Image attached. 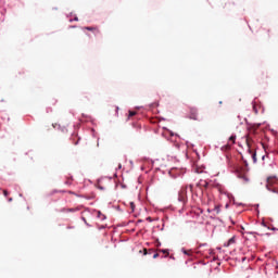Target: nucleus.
<instances>
[{"instance_id": "nucleus-12", "label": "nucleus", "mask_w": 278, "mask_h": 278, "mask_svg": "<svg viewBox=\"0 0 278 278\" xmlns=\"http://www.w3.org/2000/svg\"><path fill=\"white\" fill-rule=\"evenodd\" d=\"M262 146H263V149H264L265 153H268V150H267V148H266V144L262 143Z\"/></svg>"}, {"instance_id": "nucleus-23", "label": "nucleus", "mask_w": 278, "mask_h": 278, "mask_svg": "<svg viewBox=\"0 0 278 278\" xmlns=\"http://www.w3.org/2000/svg\"><path fill=\"white\" fill-rule=\"evenodd\" d=\"M9 201H12V198H11V199H9Z\"/></svg>"}, {"instance_id": "nucleus-6", "label": "nucleus", "mask_w": 278, "mask_h": 278, "mask_svg": "<svg viewBox=\"0 0 278 278\" xmlns=\"http://www.w3.org/2000/svg\"><path fill=\"white\" fill-rule=\"evenodd\" d=\"M239 179H242L245 184L249 182V176L247 173H239L238 174Z\"/></svg>"}, {"instance_id": "nucleus-20", "label": "nucleus", "mask_w": 278, "mask_h": 278, "mask_svg": "<svg viewBox=\"0 0 278 278\" xmlns=\"http://www.w3.org/2000/svg\"><path fill=\"white\" fill-rule=\"evenodd\" d=\"M68 194H76L75 192H73V191H68Z\"/></svg>"}, {"instance_id": "nucleus-11", "label": "nucleus", "mask_w": 278, "mask_h": 278, "mask_svg": "<svg viewBox=\"0 0 278 278\" xmlns=\"http://www.w3.org/2000/svg\"><path fill=\"white\" fill-rule=\"evenodd\" d=\"M128 116H129V117H131V116H136V111H129Z\"/></svg>"}, {"instance_id": "nucleus-10", "label": "nucleus", "mask_w": 278, "mask_h": 278, "mask_svg": "<svg viewBox=\"0 0 278 278\" xmlns=\"http://www.w3.org/2000/svg\"><path fill=\"white\" fill-rule=\"evenodd\" d=\"M185 255H192V250H184Z\"/></svg>"}, {"instance_id": "nucleus-13", "label": "nucleus", "mask_w": 278, "mask_h": 278, "mask_svg": "<svg viewBox=\"0 0 278 278\" xmlns=\"http://www.w3.org/2000/svg\"><path fill=\"white\" fill-rule=\"evenodd\" d=\"M253 112L254 114H257V106L253 105Z\"/></svg>"}, {"instance_id": "nucleus-9", "label": "nucleus", "mask_w": 278, "mask_h": 278, "mask_svg": "<svg viewBox=\"0 0 278 278\" xmlns=\"http://www.w3.org/2000/svg\"><path fill=\"white\" fill-rule=\"evenodd\" d=\"M130 210L131 212H135L136 210V204L134 202H130Z\"/></svg>"}, {"instance_id": "nucleus-21", "label": "nucleus", "mask_w": 278, "mask_h": 278, "mask_svg": "<svg viewBox=\"0 0 278 278\" xmlns=\"http://www.w3.org/2000/svg\"><path fill=\"white\" fill-rule=\"evenodd\" d=\"M75 21H79V18L75 17Z\"/></svg>"}, {"instance_id": "nucleus-24", "label": "nucleus", "mask_w": 278, "mask_h": 278, "mask_svg": "<svg viewBox=\"0 0 278 278\" xmlns=\"http://www.w3.org/2000/svg\"><path fill=\"white\" fill-rule=\"evenodd\" d=\"M152 250H149V253H151Z\"/></svg>"}, {"instance_id": "nucleus-17", "label": "nucleus", "mask_w": 278, "mask_h": 278, "mask_svg": "<svg viewBox=\"0 0 278 278\" xmlns=\"http://www.w3.org/2000/svg\"><path fill=\"white\" fill-rule=\"evenodd\" d=\"M68 212H77L76 208H68Z\"/></svg>"}, {"instance_id": "nucleus-16", "label": "nucleus", "mask_w": 278, "mask_h": 278, "mask_svg": "<svg viewBox=\"0 0 278 278\" xmlns=\"http://www.w3.org/2000/svg\"><path fill=\"white\" fill-rule=\"evenodd\" d=\"M162 253H165L166 255H168V250H161Z\"/></svg>"}, {"instance_id": "nucleus-19", "label": "nucleus", "mask_w": 278, "mask_h": 278, "mask_svg": "<svg viewBox=\"0 0 278 278\" xmlns=\"http://www.w3.org/2000/svg\"><path fill=\"white\" fill-rule=\"evenodd\" d=\"M61 212H68V208H62Z\"/></svg>"}, {"instance_id": "nucleus-22", "label": "nucleus", "mask_w": 278, "mask_h": 278, "mask_svg": "<svg viewBox=\"0 0 278 278\" xmlns=\"http://www.w3.org/2000/svg\"><path fill=\"white\" fill-rule=\"evenodd\" d=\"M190 190H192V185H190Z\"/></svg>"}, {"instance_id": "nucleus-18", "label": "nucleus", "mask_w": 278, "mask_h": 278, "mask_svg": "<svg viewBox=\"0 0 278 278\" xmlns=\"http://www.w3.org/2000/svg\"><path fill=\"white\" fill-rule=\"evenodd\" d=\"M4 197H8V190H3Z\"/></svg>"}, {"instance_id": "nucleus-3", "label": "nucleus", "mask_w": 278, "mask_h": 278, "mask_svg": "<svg viewBox=\"0 0 278 278\" xmlns=\"http://www.w3.org/2000/svg\"><path fill=\"white\" fill-rule=\"evenodd\" d=\"M245 142L249 147V153H251L253 162L254 163L257 162V154L251 150V142H253V139H251V136H247Z\"/></svg>"}, {"instance_id": "nucleus-5", "label": "nucleus", "mask_w": 278, "mask_h": 278, "mask_svg": "<svg viewBox=\"0 0 278 278\" xmlns=\"http://www.w3.org/2000/svg\"><path fill=\"white\" fill-rule=\"evenodd\" d=\"M83 29H86L87 31H92L93 34H101V31L99 30V27L86 26Z\"/></svg>"}, {"instance_id": "nucleus-1", "label": "nucleus", "mask_w": 278, "mask_h": 278, "mask_svg": "<svg viewBox=\"0 0 278 278\" xmlns=\"http://www.w3.org/2000/svg\"><path fill=\"white\" fill-rule=\"evenodd\" d=\"M266 188L269 192L278 197V179L275 176L267 177Z\"/></svg>"}, {"instance_id": "nucleus-4", "label": "nucleus", "mask_w": 278, "mask_h": 278, "mask_svg": "<svg viewBox=\"0 0 278 278\" xmlns=\"http://www.w3.org/2000/svg\"><path fill=\"white\" fill-rule=\"evenodd\" d=\"M188 118H190V121H199V111L195 108H191Z\"/></svg>"}, {"instance_id": "nucleus-15", "label": "nucleus", "mask_w": 278, "mask_h": 278, "mask_svg": "<svg viewBox=\"0 0 278 278\" xmlns=\"http://www.w3.org/2000/svg\"><path fill=\"white\" fill-rule=\"evenodd\" d=\"M149 251L147 249H143V255H147Z\"/></svg>"}, {"instance_id": "nucleus-14", "label": "nucleus", "mask_w": 278, "mask_h": 278, "mask_svg": "<svg viewBox=\"0 0 278 278\" xmlns=\"http://www.w3.org/2000/svg\"><path fill=\"white\" fill-rule=\"evenodd\" d=\"M157 257H160V254H159V253H155V254L153 255V260H157Z\"/></svg>"}, {"instance_id": "nucleus-8", "label": "nucleus", "mask_w": 278, "mask_h": 278, "mask_svg": "<svg viewBox=\"0 0 278 278\" xmlns=\"http://www.w3.org/2000/svg\"><path fill=\"white\" fill-rule=\"evenodd\" d=\"M229 142H231L232 144H236V136H231L229 138Z\"/></svg>"}, {"instance_id": "nucleus-2", "label": "nucleus", "mask_w": 278, "mask_h": 278, "mask_svg": "<svg viewBox=\"0 0 278 278\" xmlns=\"http://www.w3.org/2000/svg\"><path fill=\"white\" fill-rule=\"evenodd\" d=\"M178 201L186 204L188 201V187H182L178 193Z\"/></svg>"}, {"instance_id": "nucleus-7", "label": "nucleus", "mask_w": 278, "mask_h": 278, "mask_svg": "<svg viewBox=\"0 0 278 278\" xmlns=\"http://www.w3.org/2000/svg\"><path fill=\"white\" fill-rule=\"evenodd\" d=\"M231 244H236V237L230 238L224 247H231Z\"/></svg>"}]
</instances>
